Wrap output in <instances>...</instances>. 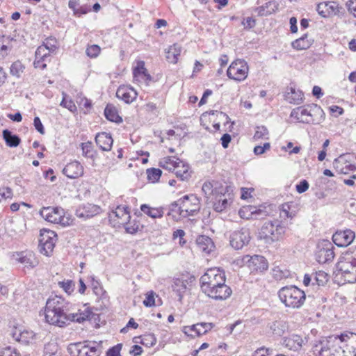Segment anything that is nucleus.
Here are the masks:
<instances>
[{"instance_id":"nucleus-1","label":"nucleus","mask_w":356,"mask_h":356,"mask_svg":"<svg viewBox=\"0 0 356 356\" xmlns=\"http://www.w3.org/2000/svg\"><path fill=\"white\" fill-rule=\"evenodd\" d=\"M72 305L60 296L50 297L46 303L45 319L51 325L63 327L70 322L82 323L88 320L92 314L86 305H83L77 312H73Z\"/></svg>"},{"instance_id":"nucleus-2","label":"nucleus","mask_w":356,"mask_h":356,"mask_svg":"<svg viewBox=\"0 0 356 356\" xmlns=\"http://www.w3.org/2000/svg\"><path fill=\"white\" fill-rule=\"evenodd\" d=\"M225 272L218 268L208 269L200 277V288L203 293L216 300H224L232 293L231 288L225 284Z\"/></svg>"},{"instance_id":"nucleus-3","label":"nucleus","mask_w":356,"mask_h":356,"mask_svg":"<svg viewBox=\"0 0 356 356\" xmlns=\"http://www.w3.org/2000/svg\"><path fill=\"white\" fill-rule=\"evenodd\" d=\"M347 335H332L319 341L313 347V352L320 356H343Z\"/></svg>"},{"instance_id":"nucleus-4","label":"nucleus","mask_w":356,"mask_h":356,"mask_svg":"<svg viewBox=\"0 0 356 356\" xmlns=\"http://www.w3.org/2000/svg\"><path fill=\"white\" fill-rule=\"evenodd\" d=\"M291 117L299 122L319 124L325 120V113L320 106L310 104L293 109Z\"/></svg>"},{"instance_id":"nucleus-5","label":"nucleus","mask_w":356,"mask_h":356,"mask_svg":"<svg viewBox=\"0 0 356 356\" xmlns=\"http://www.w3.org/2000/svg\"><path fill=\"white\" fill-rule=\"evenodd\" d=\"M337 268L345 282H356V249L342 254L337 263Z\"/></svg>"},{"instance_id":"nucleus-6","label":"nucleus","mask_w":356,"mask_h":356,"mask_svg":"<svg viewBox=\"0 0 356 356\" xmlns=\"http://www.w3.org/2000/svg\"><path fill=\"white\" fill-rule=\"evenodd\" d=\"M280 301L287 307L292 309L300 308L305 301V293L296 286H286L278 291Z\"/></svg>"},{"instance_id":"nucleus-7","label":"nucleus","mask_w":356,"mask_h":356,"mask_svg":"<svg viewBox=\"0 0 356 356\" xmlns=\"http://www.w3.org/2000/svg\"><path fill=\"white\" fill-rule=\"evenodd\" d=\"M159 166L175 172L177 177L181 181L188 180L191 175L189 165L175 156H165L161 159Z\"/></svg>"},{"instance_id":"nucleus-8","label":"nucleus","mask_w":356,"mask_h":356,"mask_svg":"<svg viewBox=\"0 0 356 356\" xmlns=\"http://www.w3.org/2000/svg\"><path fill=\"white\" fill-rule=\"evenodd\" d=\"M286 232V227L281 225L278 220L267 221L262 225L260 231V237L266 243H271L283 238Z\"/></svg>"},{"instance_id":"nucleus-9","label":"nucleus","mask_w":356,"mask_h":356,"mask_svg":"<svg viewBox=\"0 0 356 356\" xmlns=\"http://www.w3.org/2000/svg\"><path fill=\"white\" fill-rule=\"evenodd\" d=\"M40 213L41 216L47 221L60 225L63 227L70 225L72 219L69 215H66L64 209L61 207H44Z\"/></svg>"},{"instance_id":"nucleus-10","label":"nucleus","mask_w":356,"mask_h":356,"mask_svg":"<svg viewBox=\"0 0 356 356\" xmlns=\"http://www.w3.org/2000/svg\"><path fill=\"white\" fill-rule=\"evenodd\" d=\"M172 205L179 207V214L184 218L194 216L200 210V201L194 195H185Z\"/></svg>"},{"instance_id":"nucleus-11","label":"nucleus","mask_w":356,"mask_h":356,"mask_svg":"<svg viewBox=\"0 0 356 356\" xmlns=\"http://www.w3.org/2000/svg\"><path fill=\"white\" fill-rule=\"evenodd\" d=\"M249 72V67L247 62L243 59H236L229 66L227 70V76L238 82L244 81Z\"/></svg>"},{"instance_id":"nucleus-12","label":"nucleus","mask_w":356,"mask_h":356,"mask_svg":"<svg viewBox=\"0 0 356 356\" xmlns=\"http://www.w3.org/2000/svg\"><path fill=\"white\" fill-rule=\"evenodd\" d=\"M69 350L73 356H99L101 349L95 342L85 341L72 345Z\"/></svg>"},{"instance_id":"nucleus-13","label":"nucleus","mask_w":356,"mask_h":356,"mask_svg":"<svg viewBox=\"0 0 356 356\" xmlns=\"http://www.w3.org/2000/svg\"><path fill=\"white\" fill-rule=\"evenodd\" d=\"M230 187L220 186V191L216 195L213 204L214 209L220 212L227 209L232 202L233 194Z\"/></svg>"},{"instance_id":"nucleus-14","label":"nucleus","mask_w":356,"mask_h":356,"mask_svg":"<svg viewBox=\"0 0 356 356\" xmlns=\"http://www.w3.org/2000/svg\"><path fill=\"white\" fill-rule=\"evenodd\" d=\"M242 261L248 265L251 271L263 272L267 270L268 267L265 257L260 255H253L252 257L245 255Z\"/></svg>"},{"instance_id":"nucleus-15","label":"nucleus","mask_w":356,"mask_h":356,"mask_svg":"<svg viewBox=\"0 0 356 356\" xmlns=\"http://www.w3.org/2000/svg\"><path fill=\"white\" fill-rule=\"evenodd\" d=\"M250 239V232L247 228L233 232L230 236V245L236 250L241 249Z\"/></svg>"},{"instance_id":"nucleus-16","label":"nucleus","mask_w":356,"mask_h":356,"mask_svg":"<svg viewBox=\"0 0 356 356\" xmlns=\"http://www.w3.org/2000/svg\"><path fill=\"white\" fill-rule=\"evenodd\" d=\"M316 257L318 262L321 264H325L332 261L334 257V252L332 243L327 241L319 245L316 253Z\"/></svg>"},{"instance_id":"nucleus-17","label":"nucleus","mask_w":356,"mask_h":356,"mask_svg":"<svg viewBox=\"0 0 356 356\" xmlns=\"http://www.w3.org/2000/svg\"><path fill=\"white\" fill-rule=\"evenodd\" d=\"M355 238V234L349 229L337 231L332 236L333 242L339 247H347Z\"/></svg>"},{"instance_id":"nucleus-18","label":"nucleus","mask_w":356,"mask_h":356,"mask_svg":"<svg viewBox=\"0 0 356 356\" xmlns=\"http://www.w3.org/2000/svg\"><path fill=\"white\" fill-rule=\"evenodd\" d=\"M213 327L212 323H200L193 325L191 326H185L183 327V332L191 336L193 338L206 334Z\"/></svg>"},{"instance_id":"nucleus-19","label":"nucleus","mask_w":356,"mask_h":356,"mask_svg":"<svg viewBox=\"0 0 356 356\" xmlns=\"http://www.w3.org/2000/svg\"><path fill=\"white\" fill-rule=\"evenodd\" d=\"M102 211L101 208L95 204L86 203L80 205L76 210V216L79 218H92Z\"/></svg>"},{"instance_id":"nucleus-20","label":"nucleus","mask_w":356,"mask_h":356,"mask_svg":"<svg viewBox=\"0 0 356 356\" xmlns=\"http://www.w3.org/2000/svg\"><path fill=\"white\" fill-rule=\"evenodd\" d=\"M133 74L135 81L141 84L144 83L145 86L148 85L152 79L145 67V62L142 60L137 61L133 70Z\"/></svg>"},{"instance_id":"nucleus-21","label":"nucleus","mask_w":356,"mask_h":356,"mask_svg":"<svg viewBox=\"0 0 356 356\" xmlns=\"http://www.w3.org/2000/svg\"><path fill=\"white\" fill-rule=\"evenodd\" d=\"M109 218L113 219L116 218L118 220V223L124 225L128 222L131 218L130 208L127 205H119L111 211L109 214Z\"/></svg>"},{"instance_id":"nucleus-22","label":"nucleus","mask_w":356,"mask_h":356,"mask_svg":"<svg viewBox=\"0 0 356 356\" xmlns=\"http://www.w3.org/2000/svg\"><path fill=\"white\" fill-rule=\"evenodd\" d=\"M347 157V155H341L333 161V167L341 174H348L356 168L354 165L348 161Z\"/></svg>"},{"instance_id":"nucleus-23","label":"nucleus","mask_w":356,"mask_h":356,"mask_svg":"<svg viewBox=\"0 0 356 356\" xmlns=\"http://www.w3.org/2000/svg\"><path fill=\"white\" fill-rule=\"evenodd\" d=\"M316 10L321 16L327 17L339 13V7L338 3L334 1L323 2L317 6Z\"/></svg>"},{"instance_id":"nucleus-24","label":"nucleus","mask_w":356,"mask_h":356,"mask_svg":"<svg viewBox=\"0 0 356 356\" xmlns=\"http://www.w3.org/2000/svg\"><path fill=\"white\" fill-rule=\"evenodd\" d=\"M137 95V92L133 88L127 86L119 87L116 92V97L127 104L134 102Z\"/></svg>"},{"instance_id":"nucleus-25","label":"nucleus","mask_w":356,"mask_h":356,"mask_svg":"<svg viewBox=\"0 0 356 356\" xmlns=\"http://www.w3.org/2000/svg\"><path fill=\"white\" fill-rule=\"evenodd\" d=\"M64 175L71 179H76L83 175V167L78 161L67 163L63 170Z\"/></svg>"},{"instance_id":"nucleus-26","label":"nucleus","mask_w":356,"mask_h":356,"mask_svg":"<svg viewBox=\"0 0 356 356\" xmlns=\"http://www.w3.org/2000/svg\"><path fill=\"white\" fill-rule=\"evenodd\" d=\"M15 259L26 267L34 268L38 264V260L32 252H20L14 255Z\"/></svg>"},{"instance_id":"nucleus-27","label":"nucleus","mask_w":356,"mask_h":356,"mask_svg":"<svg viewBox=\"0 0 356 356\" xmlns=\"http://www.w3.org/2000/svg\"><path fill=\"white\" fill-rule=\"evenodd\" d=\"M196 245L200 251L209 254L214 250L215 245L211 238L207 236H199L196 239Z\"/></svg>"},{"instance_id":"nucleus-28","label":"nucleus","mask_w":356,"mask_h":356,"mask_svg":"<svg viewBox=\"0 0 356 356\" xmlns=\"http://www.w3.org/2000/svg\"><path fill=\"white\" fill-rule=\"evenodd\" d=\"M303 339L298 334H291L282 339V345L289 350H298L303 343Z\"/></svg>"},{"instance_id":"nucleus-29","label":"nucleus","mask_w":356,"mask_h":356,"mask_svg":"<svg viewBox=\"0 0 356 356\" xmlns=\"http://www.w3.org/2000/svg\"><path fill=\"white\" fill-rule=\"evenodd\" d=\"M188 286L189 281L186 279L176 278L174 280L172 285V290L178 296L179 301L182 300L186 290L188 289Z\"/></svg>"},{"instance_id":"nucleus-30","label":"nucleus","mask_w":356,"mask_h":356,"mask_svg":"<svg viewBox=\"0 0 356 356\" xmlns=\"http://www.w3.org/2000/svg\"><path fill=\"white\" fill-rule=\"evenodd\" d=\"M95 142L102 150L109 151L111 149L113 140L109 134L102 132L97 134Z\"/></svg>"},{"instance_id":"nucleus-31","label":"nucleus","mask_w":356,"mask_h":356,"mask_svg":"<svg viewBox=\"0 0 356 356\" xmlns=\"http://www.w3.org/2000/svg\"><path fill=\"white\" fill-rule=\"evenodd\" d=\"M14 337L24 343H32L35 339V334L29 329H17L14 333Z\"/></svg>"},{"instance_id":"nucleus-32","label":"nucleus","mask_w":356,"mask_h":356,"mask_svg":"<svg viewBox=\"0 0 356 356\" xmlns=\"http://www.w3.org/2000/svg\"><path fill=\"white\" fill-rule=\"evenodd\" d=\"M298 211V204L293 202H286L282 204L280 216L282 218H293Z\"/></svg>"},{"instance_id":"nucleus-33","label":"nucleus","mask_w":356,"mask_h":356,"mask_svg":"<svg viewBox=\"0 0 356 356\" xmlns=\"http://www.w3.org/2000/svg\"><path fill=\"white\" fill-rule=\"evenodd\" d=\"M238 213L241 218L245 219L253 218L254 217L257 218V216H261V218H263L266 215L265 211L257 209L252 206L243 207L239 210Z\"/></svg>"},{"instance_id":"nucleus-34","label":"nucleus","mask_w":356,"mask_h":356,"mask_svg":"<svg viewBox=\"0 0 356 356\" xmlns=\"http://www.w3.org/2000/svg\"><path fill=\"white\" fill-rule=\"evenodd\" d=\"M141 211L152 218H159L163 217L164 209L162 207H152L148 204H144L140 206Z\"/></svg>"},{"instance_id":"nucleus-35","label":"nucleus","mask_w":356,"mask_h":356,"mask_svg":"<svg viewBox=\"0 0 356 356\" xmlns=\"http://www.w3.org/2000/svg\"><path fill=\"white\" fill-rule=\"evenodd\" d=\"M313 42L312 39L308 38L307 34H304L292 42V47L297 50L307 49L311 47Z\"/></svg>"},{"instance_id":"nucleus-36","label":"nucleus","mask_w":356,"mask_h":356,"mask_svg":"<svg viewBox=\"0 0 356 356\" xmlns=\"http://www.w3.org/2000/svg\"><path fill=\"white\" fill-rule=\"evenodd\" d=\"M285 98L291 104H299L302 102L303 93L299 90L291 88L286 93Z\"/></svg>"},{"instance_id":"nucleus-37","label":"nucleus","mask_w":356,"mask_h":356,"mask_svg":"<svg viewBox=\"0 0 356 356\" xmlns=\"http://www.w3.org/2000/svg\"><path fill=\"white\" fill-rule=\"evenodd\" d=\"M181 48L177 44L170 46L166 51V59L171 63H176L181 54Z\"/></svg>"},{"instance_id":"nucleus-38","label":"nucleus","mask_w":356,"mask_h":356,"mask_svg":"<svg viewBox=\"0 0 356 356\" xmlns=\"http://www.w3.org/2000/svg\"><path fill=\"white\" fill-rule=\"evenodd\" d=\"M270 330L277 336H282L289 329L288 323L283 321H276L270 324Z\"/></svg>"},{"instance_id":"nucleus-39","label":"nucleus","mask_w":356,"mask_h":356,"mask_svg":"<svg viewBox=\"0 0 356 356\" xmlns=\"http://www.w3.org/2000/svg\"><path fill=\"white\" fill-rule=\"evenodd\" d=\"M329 278L330 277L327 273L323 270H319L313 275L312 286L316 285L318 287L324 286L329 281Z\"/></svg>"},{"instance_id":"nucleus-40","label":"nucleus","mask_w":356,"mask_h":356,"mask_svg":"<svg viewBox=\"0 0 356 356\" xmlns=\"http://www.w3.org/2000/svg\"><path fill=\"white\" fill-rule=\"evenodd\" d=\"M58 349L56 340H51L44 344L43 356H59Z\"/></svg>"},{"instance_id":"nucleus-41","label":"nucleus","mask_w":356,"mask_h":356,"mask_svg":"<svg viewBox=\"0 0 356 356\" xmlns=\"http://www.w3.org/2000/svg\"><path fill=\"white\" fill-rule=\"evenodd\" d=\"M3 137L8 146L10 147H15L19 145L20 143V138L8 129L3 131Z\"/></svg>"},{"instance_id":"nucleus-42","label":"nucleus","mask_w":356,"mask_h":356,"mask_svg":"<svg viewBox=\"0 0 356 356\" xmlns=\"http://www.w3.org/2000/svg\"><path fill=\"white\" fill-rule=\"evenodd\" d=\"M56 234L50 229H42L40 230L39 243H56Z\"/></svg>"},{"instance_id":"nucleus-43","label":"nucleus","mask_w":356,"mask_h":356,"mask_svg":"<svg viewBox=\"0 0 356 356\" xmlns=\"http://www.w3.org/2000/svg\"><path fill=\"white\" fill-rule=\"evenodd\" d=\"M202 190L204 195L209 197L210 195H214L216 196L220 191V186L218 187L216 186V184H215V186L210 181L204 182L202 185Z\"/></svg>"},{"instance_id":"nucleus-44","label":"nucleus","mask_w":356,"mask_h":356,"mask_svg":"<svg viewBox=\"0 0 356 356\" xmlns=\"http://www.w3.org/2000/svg\"><path fill=\"white\" fill-rule=\"evenodd\" d=\"M104 115L106 118L111 122H119L122 121V118L118 114L115 107L107 106L104 110Z\"/></svg>"},{"instance_id":"nucleus-45","label":"nucleus","mask_w":356,"mask_h":356,"mask_svg":"<svg viewBox=\"0 0 356 356\" xmlns=\"http://www.w3.org/2000/svg\"><path fill=\"white\" fill-rule=\"evenodd\" d=\"M147 175L148 180L152 183H156L160 179L162 171L159 168H149L147 170Z\"/></svg>"},{"instance_id":"nucleus-46","label":"nucleus","mask_w":356,"mask_h":356,"mask_svg":"<svg viewBox=\"0 0 356 356\" xmlns=\"http://www.w3.org/2000/svg\"><path fill=\"white\" fill-rule=\"evenodd\" d=\"M343 356H356V341L353 340L345 342Z\"/></svg>"},{"instance_id":"nucleus-47","label":"nucleus","mask_w":356,"mask_h":356,"mask_svg":"<svg viewBox=\"0 0 356 356\" xmlns=\"http://www.w3.org/2000/svg\"><path fill=\"white\" fill-rule=\"evenodd\" d=\"M63 96L60 106L67 108L71 112H75L76 111V106L74 102L71 99H69L65 92H63Z\"/></svg>"},{"instance_id":"nucleus-48","label":"nucleus","mask_w":356,"mask_h":356,"mask_svg":"<svg viewBox=\"0 0 356 356\" xmlns=\"http://www.w3.org/2000/svg\"><path fill=\"white\" fill-rule=\"evenodd\" d=\"M55 243L52 242L39 243L40 252L47 257L50 256L54 250Z\"/></svg>"},{"instance_id":"nucleus-49","label":"nucleus","mask_w":356,"mask_h":356,"mask_svg":"<svg viewBox=\"0 0 356 356\" xmlns=\"http://www.w3.org/2000/svg\"><path fill=\"white\" fill-rule=\"evenodd\" d=\"M268 129L264 126L257 127L253 136L254 140H257L259 139H268Z\"/></svg>"},{"instance_id":"nucleus-50","label":"nucleus","mask_w":356,"mask_h":356,"mask_svg":"<svg viewBox=\"0 0 356 356\" xmlns=\"http://www.w3.org/2000/svg\"><path fill=\"white\" fill-rule=\"evenodd\" d=\"M44 47H47V49L50 52L55 51L58 48V41L55 38H48L43 42Z\"/></svg>"},{"instance_id":"nucleus-51","label":"nucleus","mask_w":356,"mask_h":356,"mask_svg":"<svg viewBox=\"0 0 356 356\" xmlns=\"http://www.w3.org/2000/svg\"><path fill=\"white\" fill-rule=\"evenodd\" d=\"M83 155L88 158L94 157V151L92 144L90 142H86L81 144Z\"/></svg>"},{"instance_id":"nucleus-52","label":"nucleus","mask_w":356,"mask_h":356,"mask_svg":"<svg viewBox=\"0 0 356 356\" xmlns=\"http://www.w3.org/2000/svg\"><path fill=\"white\" fill-rule=\"evenodd\" d=\"M24 66L19 61L13 63L10 67V74L19 77L24 71Z\"/></svg>"},{"instance_id":"nucleus-53","label":"nucleus","mask_w":356,"mask_h":356,"mask_svg":"<svg viewBox=\"0 0 356 356\" xmlns=\"http://www.w3.org/2000/svg\"><path fill=\"white\" fill-rule=\"evenodd\" d=\"M101 51L99 46L97 44L88 45L86 48V55L90 58H96L98 56Z\"/></svg>"},{"instance_id":"nucleus-54","label":"nucleus","mask_w":356,"mask_h":356,"mask_svg":"<svg viewBox=\"0 0 356 356\" xmlns=\"http://www.w3.org/2000/svg\"><path fill=\"white\" fill-rule=\"evenodd\" d=\"M156 343V338L153 334H147L143 336L141 343L148 347L153 346Z\"/></svg>"},{"instance_id":"nucleus-55","label":"nucleus","mask_w":356,"mask_h":356,"mask_svg":"<svg viewBox=\"0 0 356 356\" xmlns=\"http://www.w3.org/2000/svg\"><path fill=\"white\" fill-rule=\"evenodd\" d=\"M156 293L153 291H148L145 294V299L143 300V305L145 307H150L155 305Z\"/></svg>"},{"instance_id":"nucleus-56","label":"nucleus","mask_w":356,"mask_h":356,"mask_svg":"<svg viewBox=\"0 0 356 356\" xmlns=\"http://www.w3.org/2000/svg\"><path fill=\"white\" fill-rule=\"evenodd\" d=\"M58 284L69 295L74 291L75 286L74 283L71 280L60 282Z\"/></svg>"},{"instance_id":"nucleus-57","label":"nucleus","mask_w":356,"mask_h":356,"mask_svg":"<svg viewBox=\"0 0 356 356\" xmlns=\"http://www.w3.org/2000/svg\"><path fill=\"white\" fill-rule=\"evenodd\" d=\"M49 54L50 52L47 49V47L42 44L38 47L35 51V58L38 59H45L49 56Z\"/></svg>"},{"instance_id":"nucleus-58","label":"nucleus","mask_w":356,"mask_h":356,"mask_svg":"<svg viewBox=\"0 0 356 356\" xmlns=\"http://www.w3.org/2000/svg\"><path fill=\"white\" fill-rule=\"evenodd\" d=\"M124 225L126 232L129 234H135L140 229V225L137 222H132L129 220Z\"/></svg>"},{"instance_id":"nucleus-59","label":"nucleus","mask_w":356,"mask_h":356,"mask_svg":"<svg viewBox=\"0 0 356 356\" xmlns=\"http://www.w3.org/2000/svg\"><path fill=\"white\" fill-rule=\"evenodd\" d=\"M252 356H272V350L265 347H261L254 352Z\"/></svg>"},{"instance_id":"nucleus-60","label":"nucleus","mask_w":356,"mask_h":356,"mask_svg":"<svg viewBox=\"0 0 356 356\" xmlns=\"http://www.w3.org/2000/svg\"><path fill=\"white\" fill-rule=\"evenodd\" d=\"M270 145L269 143H264L262 146L261 145H257L254 147V153L256 155H261L264 154L266 151L270 149Z\"/></svg>"},{"instance_id":"nucleus-61","label":"nucleus","mask_w":356,"mask_h":356,"mask_svg":"<svg viewBox=\"0 0 356 356\" xmlns=\"http://www.w3.org/2000/svg\"><path fill=\"white\" fill-rule=\"evenodd\" d=\"M0 356H19L14 348L6 347L0 351Z\"/></svg>"},{"instance_id":"nucleus-62","label":"nucleus","mask_w":356,"mask_h":356,"mask_svg":"<svg viewBox=\"0 0 356 356\" xmlns=\"http://www.w3.org/2000/svg\"><path fill=\"white\" fill-rule=\"evenodd\" d=\"M13 196L12 190L8 187L0 188V202L2 199L11 198Z\"/></svg>"},{"instance_id":"nucleus-63","label":"nucleus","mask_w":356,"mask_h":356,"mask_svg":"<svg viewBox=\"0 0 356 356\" xmlns=\"http://www.w3.org/2000/svg\"><path fill=\"white\" fill-rule=\"evenodd\" d=\"M309 183L307 180H302L299 184L296 185V191L299 193H302L308 190L309 188Z\"/></svg>"},{"instance_id":"nucleus-64","label":"nucleus","mask_w":356,"mask_h":356,"mask_svg":"<svg viewBox=\"0 0 356 356\" xmlns=\"http://www.w3.org/2000/svg\"><path fill=\"white\" fill-rule=\"evenodd\" d=\"M120 349L121 345H117L108 350L106 356H120Z\"/></svg>"}]
</instances>
